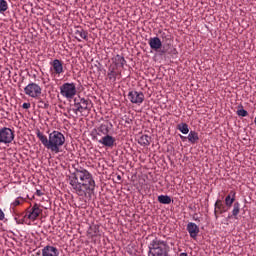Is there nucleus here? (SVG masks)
<instances>
[{"label":"nucleus","mask_w":256,"mask_h":256,"mask_svg":"<svg viewBox=\"0 0 256 256\" xmlns=\"http://www.w3.org/2000/svg\"><path fill=\"white\" fill-rule=\"evenodd\" d=\"M69 185L72 193H76L79 197H91V194L95 192V178L85 168H75L69 176Z\"/></svg>","instance_id":"obj_1"},{"label":"nucleus","mask_w":256,"mask_h":256,"mask_svg":"<svg viewBox=\"0 0 256 256\" xmlns=\"http://www.w3.org/2000/svg\"><path fill=\"white\" fill-rule=\"evenodd\" d=\"M36 137L42 143L43 147L52 151V153H61V148L65 145V135L57 130L52 131L48 138L43 132L38 130Z\"/></svg>","instance_id":"obj_2"},{"label":"nucleus","mask_w":256,"mask_h":256,"mask_svg":"<svg viewBox=\"0 0 256 256\" xmlns=\"http://www.w3.org/2000/svg\"><path fill=\"white\" fill-rule=\"evenodd\" d=\"M149 254L148 256H169L167 252V242L155 238L149 244Z\"/></svg>","instance_id":"obj_3"},{"label":"nucleus","mask_w":256,"mask_h":256,"mask_svg":"<svg viewBox=\"0 0 256 256\" xmlns=\"http://www.w3.org/2000/svg\"><path fill=\"white\" fill-rule=\"evenodd\" d=\"M75 115H79V113H87L89 114L91 111V100L76 97L74 98V107L71 109Z\"/></svg>","instance_id":"obj_4"},{"label":"nucleus","mask_w":256,"mask_h":256,"mask_svg":"<svg viewBox=\"0 0 256 256\" xmlns=\"http://www.w3.org/2000/svg\"><path fill=\"white\" fill-rule=\"evenodd\" d=\"M60 95L65 99H73L77 95V85L73 82H66L60 86Z\"/></svg>","instance_id":"obj_5"},{"label":"nucleus","mask_w":256,"mask_h":256,"mask_svg":"<svg viewBox=\"0 0 256 256\" xmlns=\"http://www.w3.org/2000/svg\"><path fill=\"white\" fill-rule=\"evenodd\" d=\"M43 89L39 84L32 82L29 83L25 88H24V93L25 95H28V97H32V99H39L41 97Z\"/></svg>","instance_id":"obj_6"},{"label":"nucleus","mask_w":256,"mask_h":256,"mask_svg":"<svg viewBox=\"0 0 256 256\" xmlns=\"http://www.w3.org/2000/svg\"><path fill=\"white\" fill-rule=\"evenodd\" d=\"M15 139V132L11 128L3 127L0 129V143L9 145Z\"/></svg>","instance_id":"obj_7"},{"label":"nucleus","mask_w":256,"mask_h":256,"mask_svg":"<svg viewBox=\"0 0 256 256\" xmlns=\"http://www.w3.org/2000/svg\"><path fill=\"white\" fill-rule=\"evenodd\" d=\"M130 103L141 105L145 101V94L142 91L132 90L128 93Z\"/></svg>","instance_id":"obj_8"},{"label":"nucleus","mask_w":256,"mask_h":256,"mask_svg":"<svg viewBox=\"0 0 256 256\" xmlns=\"http://www.w3.org/2000/svg\"><path fill=\"white\" fill-rule=\"evenodd\" d=\"M40 213H43V210L39 207V204L35 203L28 214H25L24 217H27L30 221H36Z\"/></svg>","instance_id":"obj_9"},{"label":"nucleus","mask_w":256,"mask_h":256,"mask_svg":"<svg viewBox=\"0 0 256 256\" xmlns=\"http://www.w3.org/2000/svg\"><path fill=\"white\" fill-rule=\"evenodd\" d=\"M75 39L79 42H81V39H84V41H88L89 39V32L87 30H84L81 26H77L74 31Z\"/></svg>","instance_id":"obj_10"},{"label":"nucleus","mask_w":256,"mask_h":256,"mask_svg":"<svg viewBox=\"0 0 256 256\" xmlns=\"http://www.w3.org/2000/svg\"><path fill=\"white\" fill-rule=\"evenodd\" d=\"M107 76L109 81L115 83L117 79H121V71H117V67L115 66H109Z\"/></svg>","instance_id":"obj_11"},{"label":"nucleus","mask_w":256,"mask_h":256,"mask_svg":"<svg viewBox=\"0 0 256 256\" xmlns=\"http://www.w3.org/2000/svg\"><path fill=\"white\" fill-rule=\"evenodd\" d=\"M98 143H100V145H103V147H108L109 149H111L113 148V145H115V137L106 134L104 137L98 140Z\"/></svg>","instance_id":"obj_12"},{"label":"nucleus","mask_w":256,"mask_h":256,"mask_svg":"<svg viewBox=\"0 0 256 256\" xmlns=\"http://www.w3.org/2000/svg\"><path fill=\"white\" fill-rule=\"evenodd\" d=\"M186 231H188L191 239H197V235H199V226L193 222H189L186 226Z\"/></svg>","instance_id":"obj_13"},{"label":"nucleus","mask_w":256,"mask_h":256,"mask_svg":"<svg viewBox=\"0 0 256 256\" xmlns=\"http://www.w3.org/2000/svg\"><path fill=\"white\" fill-rule=\"evenodd\" d=\"M51 66L55 75H61L62 73L65 72V70L63 69V61L59 59H54L51 62Z\"/></svg>","instance_id":"obj_14"},{"label":"nucleus","mask_w":256,"mask_h":256,"mask_svg":"<svg viewBox=\"0 0 256 256\" xmlns=\"http://www.w3.org/2000/svg\"><path fill=\"white\" fill-rule=\"evenodd\" d=\"M148 44L150 46V49H152L153 51H159V49L163 47V42H161V38L159 37L150 38Z\"/></svg>","instance_id":"obj_15"},{"label":"nucleus","mask_w":256,"mask_h":256,"mask_svg":"<svg viewBox=\"0 0 256 256\" xmlns=\"http://www.w3.org/2000/svg\"><path fill=\"white\" fill-rule=\"evenodd\" d=\"M42 256H59L57 247L47 245L42 249Z\"/></svg>","instance_id":"obj_16"},{"label":"nucleus","mask_w":256,"mask_h":256,"mask_svg":"<svg viewBox=\"0 0 256 256\" xmlns=\"http://www.w3.org/2000/svg\"><path fill=\"white\" fill-rule=\"evenodd\" d=\"M112 62H113V64L115 65L114 67H116V69H117V67H122V68H124V67H125V64L127 63V60H125V57H123V56L117 54L116 56H114V57L112 58Z\"/></svg>","instance_id":"obj_17"},{"label":"nucleus","mask_w":256,"mask_h":256,"mask_svg":"<svg viewBox=\"0 0 256 256\" xmlns=\"http://www.w3.org/2000/svg\"><path fill=\"white\" fill-rule=\"evenodd\" d=\"M235 195L236 193L234 191H231L225 198V205L228 208L233 207V203H235Z\"/></svg>","instance_id":"obj_18"},{"label":"nucleus","mask_w":256,"mask_h":256,"mask_svg":"<svg viewBox=\"0 0 256 256\" xmlns=\"http://www.w3.org/2000/svg\"><path fill=\"white\" fill-rule=\"evenodd\" d=\"M138 143H139V145H141L142 147H149V145H151V136H149V135H142V136L138 139Z\"/></svg>","instance_id":"obj_19"},{"label":"nucleus","mask_w":256,"mask_h":256,"mask_svg":"<svg viewBox=\"0 0 256 256\" xmlns=\"http://www.w3.org/2000/svg\"><path fill=\"white\" fill-rule=\"evenodd\" d=\"M241 213V204L239 202H234L233 209H232V215L228 216V219H231V217H234L237 219V216Z\"/></svg>","instance_id":"obj_20"},{"label":"nucleus","mask_w":256,"mask_h":256,"mask_svg":"<svg viewBox=\"0 0 256 256\" xmlns=\"http://www.w3.org/2000/svg\"><path fill=\"white\" fill-rule=\"evenodd\" d=\"M187 139L190 143L195 144L199 140V133L191 130L187 136Z\"/></svg>","instance_id":"obj_21"},{"label":"nucleus","mask_w":256,"mask_h":256,"mask_svg":"<svg viewBox=\"0 0 256 256\" xmlns=\"http://www.w3.org/2000/svg\"><path fill=\"white\" fill-rule=\"evenodd\" d=\"M97 135H109V125L108 124H101L97 128Z\"/></svg>","instance_id":"obj_22"},{"label":"nucleus","mask_w":256,"mask_h":256,"mask_svg":"<svg viewBox=\"0 0 256 256\" xmlns=\"http://www.w3.org/2000/svg\"><path fill=\"white\" fill-rule=\"evenodd\" d=\"M171 198L169 195H160L158 196V203H161L162 205H170Z\"/></svg>","instance_id":"obj_23"},{"label":"nucleus","mask_w":256,"mask_h":256,"mask_svg":"<svg viewBox=\"0 0 256 256\" xmlns=\"http://www.w3.org/2000/svg\"><path fill=\"white\" fill-rule=\"evenodd\" d=\"M214 207H215V210H214L215 218L219 219V215H217V211H219V209H223L225 207V205L223 204L222 200L218 199V200H216Z\"/></svg>","instance_id":"obj_24"},{"label":"nucleus","mask_w":256,"mask_h":256,"mask_svg":"<svg viewBox=\"0 0 256 256\" xmlns=\"http://www.w3.org/2000/svg\"><path fill=\"white\" fill-rule=\"evenodd\" d=\"M38 99V107L39 109H49V100L43 99V98H37Z\"/></svg>","instance_id":"obj_25"},{"label":"nucleus","mask_w":256,"mask_h":256,"mask_svg":"<svg viewBox=\"0 0 256 256\" xmlns=\"http://www.w3.org/2000/svg\"><path fill=\"white\" fill-rule=\"evenodd\" d=\"M178 131H180L183 135H187L189 133V125L187 123H180L177 125Z\"/></svg>","instance_id":"obj_26"},{"label":"nucleus","mask_w":256,"mask_h":256,"mask_svg":"<svg viewBox=\"0 0 256 256\" xmlns=\"http://www.w3.org/2000/svg\"><path fill=\"white\" fill-rule=\"evenodd\" d=\"M9 9V4L5 0H0V13H5Z\"/></svg>","instance_id":"obj_27"},{"label":"nucleus","mask_w":256,"mask_h":256,"mask_svg":"<svg viewBox=\"0 0 256 256\" xmlns=\"http://www.w3.org/2000/svg\"><path fill=\"white\" fill-rule=\"evenodd\" d=\"M249 113L247 112V110H245V109H238L237 110V115L239 116V117H247V115H248Z\"/></svg>","instance_id":"obj_28"},{"label":"nucleus","mask_w":256,"mask_h":256,"mask_svg":"<svg viewBox=\"0 0 256 256\" xmlns=\"http://www.w3.org/2000/svg\"><path fill=\"white\" fill-rule=\"evenodd\" d=\"M14 219H15L17 225H23V223H25V217L20 219L18 214H16Z\"/></svg>","instance_id":"obj_29"},{"label":"nucleus","mask_w":256,"mask_h":256,"mask_svg":"<svg viewBox=\"0 0 256 256\" xmlns=\"http://www.w3.org/2000/svg\"><path fill=\"white\" fill-rule=\"evenodd\" d=\"M217 213H219V215H223V213H227V209L224 206L223 208H220L219 210H217Z\"/></svg>","instance_id":"obj_30"},{"label":"nucleus","mask_w":256,"mask_h":256,"mask_svg":"<svg viewBox=\"0 0 256 256\" xmlns=\"http://www.w3.org/2000/svg\"><path fill=\"white\" fill-rule=\"evenodd\" d=\"M23 109H31V103L24 102L22 104Z\"/></svg>","instance_id":"obj_31"},{"label":"nucleus","mask_w":256,"mask_h":256,"mask_svg":"<svg viewBox=\"0 0 256 256\" xmlns=\"http://www.w3.org/2000/svg\"><path fill=\"white\" fill-rule=\"evenodd\" d=\"M13 207H17V205H21V201H19V198H17L14 203H12Z\"/></svg>","instance_id":"obj_32"},{"label":"nucleus","mask_w":256,"mask_h":256,"mask_svg":"<svg viewBox=\"0 0 256 256\" xmlns=\"http://www.w3.org/2000/svg\"><path fill=\"white\" fill-rule=\"evenodd\" d=\"M35 195H37V197H43L44 193L41 190H36Z\"/></svg>","instance_id":"obj_33"},{"label":"nucleus","mask_w":256,"mask_h":256,"mask_svg":"<svg viewBox=\"0 0 256 256\" xmlns=\"http://www.w3.org/2000/svg\"><path fill=\"white\" fill-rule=\"evenodd\" d=\"M3 219H5V213L0 208V221H3Z\"/></svg>","instance_id":"obj_34"},{"label":"nucleus","mask_w":256,"mask_h":256,"mask_svg":"<svg viewBox=\"0 0 256 256\" xmlns=\"http://www.w3.org/2000/svg\"><path fill=\"white\" fill-rule=\"evenodd\" d=\"M132 121H133V120L127 118V119L125 120V123H127L128 125H130V123H132Z\"/></svg>","instance_id":"obj_35"},{"label":"nucleus","mask_w":256,"mask_h":256,"mask_svg":"<svg viewBox=\"0 0 256 256\" xmlns=\"http://www.w3.org/2000/svg\"><path fill=\"white\" fill-rule=\"evenodd\" d=\"M193 219H194V221H201V220H199V217H193Z\"/></svg>","instance_id":"obj_36"},{"label":"nucleus","mask_w":256,"mask_h":256,"mask_svg":"<svg viewBox=\"0 0 256 256\" xmlns=\"http://www.w3.org/2000/svg\"><path fill=\"white\" fill-rule=\"evenodd\" d=\"M180 256H188V255H187V253L182 252V253L180 254Z\"/></svg>","instance_id":"obj_37"},{"label":"nucleus","mask_w":256,"mask_h":256,"mask_svg":"<svg viewBox=\"0 0 256 256\" xmlns=\"http://www.w3.org/2000/svg\"><path fill=\"white\" fill-rule=\"evenodd\" d=\"M117 180H118V181H121V175H118V176H117Z\"/></svg>","instance_id":"obj_38"},{"label":"nucleus","mask_w":256,"mask_h":256,"mask_svg":"<svg viewBox=\"0 0 256 256\" xmlns=\"http://www.w3.org/2000/svg\"><path fill=\"white\" fill-rule=\"evenodd\" d=\"M162 37H165V33H162Z\"/></svg>","instance_id":"obj_39"},{"label":"nucleus","mask_w":256,"mask_h":256,"mask_svg":"<svg viewBox=\"0 0 256 256\" xmlns=\"http://www.w3.org/2000/svg\"><path fill=\"white\" fill-rule=\"evenodd\" d=\"M181 137V139H185V137H183V136H180Z\"/></svg>","instance_id":"obj_40"}]
</instances>
